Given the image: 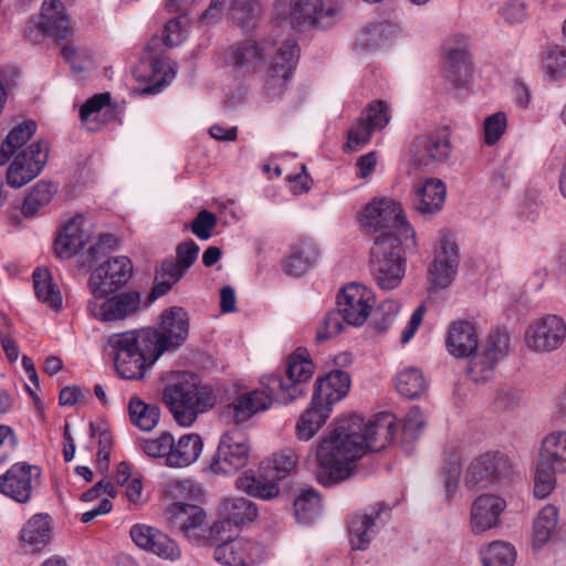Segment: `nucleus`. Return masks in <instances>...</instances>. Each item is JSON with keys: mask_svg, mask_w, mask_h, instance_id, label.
Returning <instances> with one entry per match:
<instances>
[{"mask_svg": "<svg viewBox=\"0 0 566 566\" xmlns=\"http://www.w3.org/2000/svg\"><path fill=\"white\" fill-rule=\"evenodd\" d=\"M18 446V438L13 429L0 424V465L8 461L14 453Z\"/></svg>", "mask_w": 566, "mask_h": 566, "instance_id": "59", "label": "nucleus"}, {"mask_svg": "<svg viewBox=\"0 0 566 566\" xmlns=\"http://www.w3.org/2000/svg\"><path fill=\"white\" fill-rule=\"evenodd\" d=\"M133 264L127 256H114L99 264L91 273L88 290L91 295L106 297L122 289L132 277Z\"/></svg>", "mask_w": 566, "mask_h": 566, "instance_id": "12", "label": "nucleus"}, {"mask_svg": "<svg viewBox=\"0 0 566 566\" xmlns=\"http://www.w3.org/2000/svg\"><path fill=\"white\" fill-rule=\"evenodd\" d=\"M41 470L36 465L18 462L0 475V492L18 503H27L39 484Z\"/></svg>", "mask_w": 566, "mask_h": 566, "instance_id": "18", "label": "nucleus"}, {"mask_svg": "<svg viewBox=\"0 0 566 566\" xmlns=\"http://www.w3.org/2000/svg\"><path fill=\"white\" fill-rule=\"evenodd\" d=\"M313 373L314 364L310 359L307 350L297 348L287 360L285 376H265L261 384L271 391L277 401L287 403L304 395V382L312 377Z\"/></svg>", "mask_w": 566, "mask_h": 566, "instance_id": "6", "label": "nucleus"}, {"mask_svg": "<svg viewBox=\"0 0 566 566\" xmlns=\"http://www.w3.org/2000/svg\"><path fill=\"white\" fill-rule=\"evenodd\" d=\"M21 547L24 553H38L50 541V521L44 514L33 515L21 530Z\"/></svg>", "mask_w": 566, "mask_h": 566, "instance_id": "34", "label": "nucleus"}, {"mask_svg": "<svg viewBox=\"0 0 566 566\" xmlns=\"http://www.w3.org/2000/svg\"><path fill=\"white\" fill-rule=\"evenodd\" d=\"M169 524L188 537L198 536L197 531L205 523V512L196 504L174 502L166 512Z\"/></svg>", "mask_w": 566, "mask_h": 566, "instance_id": "29", "label": "nucleus"}, {"mask_svg": "<svg viewBox=\"0 0 566 566\" xmlns=\"http://www.w3.org/2000/svg\"><path fill=\"white\" fill-rule=\"evenodd\" d=\"M397 391L409 399L418 398L427 389L422 371L416 367H407L399 371L395 379Z\"/></svg>", "mask_w": 566, "mask_h": 566, "instance_id": "46", "label": "nucleus"}, {"mask_svg": "<svg viewBox=\"0 0 566 566\" xmlns=\"http://www.w3.org/2000/svg\"><path fill=\"white\" fill-rule=\"evenodd\" d=\"M403 245L409 247V241L384 237L375 239L370 250V271L379 289L390 291L400 285L406 272Z\"/></svg>", "mask_w": 566, "mask_h": 566, "instance_id": "5", "label": "nucleus"}, {"mask_svg": "<svg viewBox=\"0 0 566 566\" xmlns=\"http://www.w3.org/2000/svg\"><path fill=\"white\" fill-rule=\"evenodd\" d=\"M263 387L264 389L240 394L226 405L220 413L222 421L228 424L241 426L258 412L269 409L272 401L276 399L265 386Z\"/></svg>", "mask_w": 566, "mask_h": 566, "instance_id": "15", "label": "nucleus"}, {"mask_svg": "<svg viewBox=\"0 0 566 566\" xmlns=\"http://www.w3.org/2000/svg\"><path fill=\"white\" fill-rule=\"evenodd\" d=\"M339 12L340 7L332 0H290L282 14L286 24L305 31L332 27Z\"/></svg>", "mask_w": 566, "mask_h": 566, "instance_id": "8", "label": "nucleus"}, {"mask_svg": "<svg viewBox=\"0 0 566 566\" xmlns=\"http://www.w3.org/2000/svg\"><path fill=\"white\" fill-rule=\"evenodd\" d=\"M84 216L77 214L63 226L54 242L55 253L59 258L70 259L86 244L90 234L84 229Z\"/></svg>", "mask_w": 566, "mask_h": 566, "instance_id": "28", "label": "nucleus"}, {"mask_svg": "<svg viewBox=\"0 0 566 566\" xmlns=\"http://www.w3.org/2000/svg\"><path fill=\"white\" fill-rule=\"evenodd\" d=\"M36 124L33 120L24 122L14 127L6 137L0 148V165H4L13 155L24 149L23 146L33 136Z\"/></svg>", "mask_w": 566, "mask_h": 566, "instance_id": "42", "label": "nucleus"}, {"mask_svg": "<svg viewBox=\"0 0 566 566\" xmlns=\"http://www.w3.org/2000/svg\"><path fill=\"white\" fill-rule=\"evenodd\" d=\"M331 408L312 397L311 407L301 415L296 426V437L302 441L312 439L331 415Z\"/></svg>", "mask_w": 566, "mask_h": 566, "instance_id": "38", "label": "nucleus"}, {"mask_svg": "<svg viewBox=\"0 0 566 566\" xmlns=\"http://www.w3.org/2000/svg\"><path fill=\"white\" fill-rule=\"evenodd\" d=\"M506 127L507 118L505 113L497 112L488 116L483 126L485 144L489 146L495 145L505 133Z\"/></svg>", "mask_w": 566, "mask_h": 566, "instance_id": "54", "label": "nucleus"}, {"mask_svg": "<svg viewBox=\"0 0 566 566\" xmlns=\"http://www.w3.org/2000/svg\"><path fill=\"white\" fill-rule=\"evenodd\" d=\"M217 226V217L208 210H201L197 213L190 224L192 233L200 240H208Z\"/></svg>", "mask_w": 566, "mask_h": 566, "instance_id": "56", "label": "nucleus"}, {"mask_svg": "<svg viewBox=\"0 0 566 566\" xmlns=\"http://www.w3.org/2000/svg\"><path fill=\"white\" fill-rule=\"evenodd\" d=\"M513 475V462L504 453L488 452L473 459L465 473L470 489H486L502 484Z\"/></svg>", "mask_w": 566, "mask_h": 566, "instance_id": "9", "label": "nucleus"}, {"mask_svg": "<svg viewBox=\"0 0 566 566\" xmlns=\"http://www.w3.org/2000/svg\"><path fill=\"white\" fill-rule=\"evenodd\" d=\"M458 265L459 253L457 244L447 238H441L434 260L429 269V276L433 287H447L451 283Z\"/></svg>", "mask_w": 566, "mask_h": 566, "instance_id": "26", "label": "nucleus"}, {"mask_svg": "<svg viewBox=\"0 0 566 566\" xmlns=\"http://www.w3.org/2000/svg\"><path fill=\"white\" fill-rule=\"evenodd\" d=\"M479 336L474 325L467 321H459L450 326L447 347L448 350L458 357L470 356L476 353Z\"/></svg>", "mask_w": 566, "mask_h": 566, "instance_id": "32", "label": "nucleus"}, {"mask_svg": "<svg viewBox=\"0 0 566 566\" xmlns=\"http://www.w3.org/2000/svg\"><path fill=\"white\" fill-rule=\"evenodd\" d=\"M317 248L310 241H301L291 254L283 261V270L292 276L306 273L317 259Z\"/></svg>", "mask_w": 566, "mask_h": 566, "instance_id": "40", "label": "nucleus"}, {"mask_svg": "<svg viewBox=\"0 0 566 566\" xmlns=\"http://www.w3.org/2000/svg\"><path fill=\"white\" fill-rule=\"evenodd\" d=\"M359 221L369 232L379 239H399L415 245V231L406 220L400 203L391 199L373 200L361 210Z\"/></svg>", "mask_w": 566, "mask_h": 566, "instance_id": "4", "label": "nucleus"}, {"mask_svg": "<svg viewBox=\"0 0 566 566\" xmlns=\"http://www.w3.org/2000/svg\"><path fill=\"white\" fill-rule=\"evenodd\" d=\"M344 319L343 313H340L339 307L337 310L328 312L317 328L316 332V340L324 342L328 338H332L338 335L344 328Z\"/></svg>", "mask_w": 566, "mask_h": 566, "instance_id": "55", "label": "nucleus"}, {"mask_svg": "<svg viewBox=\"0 0 566 566\" xmlns=\"http://www.w3.org/2000/svg\"><path fill=\"white\" fill-rule=\"evenodd\" d=\"M33 287L38 300L53 311L63 305V297L59 286L53 282L51 272L46 268H38L33 272Z\"/></svg>", "mask_w": 566, "mask_h": 566, "instance_id": "39", "label": "nucleus"}, {"mask_svg": "<svg viewBox=\"0 0 566 566\" xmlns=\"http://www.w3.org/2000/svg\"><path fill=\"white\" fill-rule=\"evenodd\" d=\"M556 474H560L559 471L537 460L533 491L537 499H545L553 492L556 486Z\"/></svg>", "mask_w": 566, "mask_h": 566, "instance_id": "51", "label": "nucleus"}, {"mask_svg": "<svg viewBox=\"0 0 566 566\" xmlns=\"http://www.w3.org/2000/svg\"><path fill=\"white\" fill-rule=\"evenodd\" d=\"M213 558L226 566H253L262 559V547L247 538L227 539L216 546Z\"/></svg>", "mask_w": 566, "mask_h": 566, "instance_id": "22", "label": "nucleus"}, {"mask_svg": "<svg viewBox=\"0 0 566 566\" xmlns=\"http://www.w3.org/2000/svg\"><path fill=\"white\" fill-rule=\"evenodd\" d=\"M114 365L124 379H140L146 367L151 366L164 354L159 345L157 328L147 327L113 334L107 339Z\"/></svg>", "mask_w": 566, "mask_h": 566, "instance_id": "3", "label": "nucleus"}, {"mask_svg": "<svg viewBox=\"0 0 566 566\" xmlns=\"http://www.w3.org/2000/svg\"><path fill=\"white\" fill-rule=\"evenodd\" d=\"M238 490L263 500H270L279 495V486L275 482L258 478L250 472H245L235 481Z\"/></svg>", "mask_w": 566, "mask_h": 566, "instance_id": "45", "label": "nucleus"}, {"mask_svg": "<svg viewBox=\"0 0 566 566\" xmlns=\"http://www.w3.org/2000/svg\"><path fill=\"white\" fill-rule=\"evenodd\" d=\"M56 186L52 182L39 181L32 191L25 197L22 205V213L25 217H34L42 208L48 206L56 193Z\"/></svg>", "mask_w": 566, "mask_h": 566, "instance_id": "48", "label": "nucleus"}, {"mask_svg": "<svg viewBox=\"0 0 566 566\" xmlns=\"http://www.w3.org/2000/svg\"><path fill=\"white\" fill-rule=\"evenodd\" d=\"M389 120L387 104L379 99L371 102L348 130L346 146L352 150H358L370 142L375 130L382 129Z\"/></svg>", "mask_w": 566, "mask_h": 566, "instance_id": "19", "label": "nucleus"}, {"mask_svg": "<svg viewBox=\"0 0 566 566\" xmlns=\"http://www.w3.org/2000/svg\"><path fill=\"white\" fill-rule=\"evenodd\" d=\"M39 25L42 31L57 40L65 39L70 31V21L60 0H44Z\"/></svg>", "mask_w": 566, "mask_h": 566, "instance_id": "33", "label": "nucleus"}, {"mask_svg": "<svg viewBox=\"0 0 566 566\" xmlns=\"http://www.w3.org/2000/svg\"><path fill=\"white\" fill-rule=\"evenodd\" d=\"M321 510V499L318 493L314 490L302 492L294 501V512L300 523H312L318 517Z\"/></svg>", "mask_w": 566, "mask_h": 566, "instance_id": "50", "label": "nucleus"}, {"mask_svg": "<svg viewBox=\"0 0 566 566\" xmlns=\"http://www.w3.org/2000/svg\"><path fill=\"white\" fill-rule=\"evenodd\" d=\"M558 523V510L548 504L544 506L534 521L533 541L535 546H543L554 534Z\"/></svg>", "mask_w": 566, "mask_h": 566, "instance_id": "47", "label": "nucleus"}, {"mask_svg": "<svg viewBox=\"0 0 566 566\" xmlns=\"http://www.w3.org/2000/svg\"><path fill=\"white\" fill-rule=\"evenodd\" d=\"M199 245L192 241H184L177 245L176 249V261L188 271L191 265L196 262L199 254Z\"/></svg>", "mask_w": 566, "mask_h": 566, "instance_id": "61", "label": "nucleus"}, {"mask_svg": "<svg viewBox=\"0 0 566 566\" xmlns=\"http://www.w3.org/2000/svg\"><path fill=\"white\" fill-rule=\"evenodd\" d=\"M506 507V501L495 494L478 496L470 512V527L474 534L484 533L500 525V516Z\"/></svg>", "mask_w": 566, "mask_h": 566, "instance_id": "24", "label": "nucleus"}, {"mask_svg": "<svg viewBox=\"0 0 566 566\" xmlns=\"http://www.w3.org/2000/svg\"><path fill=\"white\" fill-rule=\"evenodd\" d=\"M221 520L211 526L212 533H220L232 525L242 526L258 515L255 503L245 497L226 499L220 505Z\"/></svg>", "mask_w": 566, "mask_h": 566, "instance_id": "27", "label": "nucleus"}, {"mask_svg": "<svg viewBox=\"0 0 566 566\" xmlns=\"http://www.w3.org/2000/svg\"><path fill=\"white\" fill-rule=\"evenodd\" d=\"M444 76L455 86H464L470 76L468 52L463 48H449L446 52Z\"/></svg>", "mask_w": 566, "mask_h": 566, "instance_id": "41", "label": "nucleus"}, {"mask_svg": "<svg viewBox=\"0 0 566 566\" xmlns=\"http://www.w3.org/2000/svg\"><path fill=\"white\" fill-rule=\"evenodd\" d=\"M297 59L296 40L279 34L261 41L247 40L235 43L226 53L227 63L247 74L255 73L266 65L264 90L271 99L283 95Z\"/></svg>", "mask_w": 566, "mask_h": 566, "instance_id": "2", "label": "nucleus"}, {"mask_svg": "<svg viewBox=\"0 0 566 566\" xmlns=\"http://www.w3.org/2000/svg\"><path fill=\"white\" fill-rule=\"evenodd\" d=\"M140 305L137 292H127L106 297L92 296L87 302V311L102 322L120 321L134 314Z\"/></svg>", "mask_w": 566, "mask_h": 566, "instance_id": "20", "label": "nucleus"}, {"mask_svg": "<svg viewBox=\"0 0 566 566\" xmlns=\"http://www.w3.org/2000/svg\"><path fill=\"white\" fill-rule=\"evenodd\" d=\"M446 461L449 465L446 481V491L449 496L454 491L461 472V458L459 452L452 451Z\"/></svg>", "mask_w": 566, "mask_h": 566, "instance_id": "64", "label": "nucleus"}, {"mask_svg": "<svg viewBox=\"0 0 566 566\" xmlns=\"http://www.w3.org/2000/svg\"><path fill=\"white\" fill-rule=\"evenodd\" d=\"M250 451L245 432L238 428L231 429L221 436L209 471L213 474H234L248 464Z\"/></svg>", "mask_w": 566, "mask_h": 566, "instance_id": "10", "label": "nucleus"}, {"mask_svg": "<svg viewBox=\"0 0 566 566\" xmlns=\"http://www.w3.org/2000/svg\"><path fill=\"white\" fill-rule=\"evenodd\" d=\"M424 426V417L421 409L418 406H413L410 408L408 413L406 415L402 431L406 438L416 439L419 431Z\"/></svg>", "mask_w": 566, "mask_h": 566, "instance_id": "60", "label": "nucleus"}, {"mask_svg": "<svg viewBox=\"0 0 566 566\" xmlns=\"http://www.w3.org/2000/svg\"><path fill=\"white\" fill-rule=\"evenodd\" d=\"M186 272L175 259L164 260L160 268L156 271V284L153 287L151 295L158 298L167 294Z\"/></svg>", "mask_w": 566, "mask_h": 566, "instance_id": "44", "label": "nucleus"}, {"mask_svg": "<svg viewBox=\"0 0 566 566\" xmlns=\"http://www.w3.org/2000/svg\"><path fill=\"white\" fill-rule=\"evenodd\" d=\"M232 20L241 28H249L254 24L260 14V4L256 0H212L205 15L212 14L214 10H220L226 3Z\"/></svg>", "mask_w": 566, "mask_h": 566, "instance_id": "37", "label": "nucleus"}, {"mask_svg": "<svg viewBox=\"0 0 566 566\" xmlns=\"http://www.w3.org/2000/svg\"><path fill=\"white\" fill-rule=\"evenodd\" d=\"M483 566H513L516 551L513 545L494 541L480 552Z\"/></svg>", "mask_w": 566, "mask_h": 566, "instance_id": "49", "label": "nucleus"}, {"mask_svg": "<svg viewBox=\"0 0 566 566\" xmlns=\"http://www.w3.org/2000/svg\"><path fill=\"white\" fill-rule=\"evenodd\" d=\"M395 423L390 412L378 413L367 423L357 415L337 420L317 446L318 483L333 486L349 479L367 451L379 452L392 442Z\"/></svg>", "mask_w": 566, "mask_h": 566, "instance_id": "1", "label": "nucleus"}, {"mask_svg": "<svg viewBox=\"0 0 566 566\" xmlns=\"http://www.w3.org/2000/svg\"><path fill=\"white\" fill-rule=\"evenodd\" d=\"M375 305L371 290L357 283L346 285L337 296V306L343 319L352 326H361L370 315Z\"/></svg>", "mask_w": 566, "mask_h": 566, "instance_id": "17", "label": "nucleus"}, {"mask_svg": "<svg viewBox=\"0 0 566 566\" xmlns=\"http://www.w3.org/2000/svg\"><path fill=\"white\" fill-rule=\"evenodd\" d=\"M117 240L112 234L99 235L98 241L94 243L87 252V263L92 266L101 256L112 252L116 247Z\"/></svg>", "mask_w": 566, "mask_h": 566, "instance_id": "58", "label": "nucleus"}, {"mask_svg": "<svg viewBox=\"0 0 566 566\" xmlns=\"http://www.w3.org/2000/svg\"><path fill=\"white\" fill-rule=\"evenodd\" d=\"M163 398L176 421L184 427L191 426L199 412L214 405V397L209 391L200 390L195 382L188 380L166 387Z\"/></svg>", "mask_w": 566, "mask_h": 566, "instance_id": "7", "label": "nucleus"}, {"mask_svg": "<svg viewBox=\"0 0 566 566\" xmlns=\"http://www.w3.org/2000/svg\"><path fill=\"white\" fill-rule=\"evenodd\" d=\"M447 188L442 180L428 178L415 188L413 205L422 214H433L443 207Z\"/></svg>", "mask_w": 566, "mask_h": 566, "instance_id": "31", "label": "nucleus"}, {"mask_svg": "<svg viewBox=\"0 0 566 566\" xmlns=\"http://www.w3.org/2000/svg\"><path fill=\"white\" fill-rule=\"evenodd\" d=\"M538 459L560 474H566V431H553L545 436Z\"/></svg>", "mask_w": 566, "mask_h": 566, "instance_id": "35", "label": "nucleus"}, {"mask_svg": "<svg viewBox=\"0 0 566 566\" xmlns=\"http://www.w3.org/2000/svg\"><path fill=\"white\" fill-rule=\"evenodd\" d=\"M174 446V437L169 432H163L156 439H143L140 448L149 458H161L164 463L169 467V457Z\"/></svg>", "mask_w": 566, "mask_h": 566, "instance_id": "52", "label": "nucleus"}, {"mask_svg": "<svg viewBox=\"0 0 566 566\" xmlns=\"http://www.w3.org/2000/svg\"><path fill=\"white\" fill-rule=\"evenodd\" d=\"M189 315L181 306H172L160 315L157 337L163 345V353L179 348L188 338Z\"/></svg>", "mask_w": 566, "mask_h": 566, "instance_id": "21", "label": "nucleus"}, {"mask_svg": "<svg viewBox=\"0 0 566 566\" xmlns=\"http://www.w3.org/2000/svg\"><path fill=\"white\" fill-rule=\"evenodd\" d=\"M349 386L350 377L346 371L333 370L315 381L313 398L332 409L335 402L346 396Z\"/></svg>", "mask_w": 566, "mask_h": 566, "instance_id": "30", "label": "nucleus"}, {"mask_svg": "<svg viewBox=\"0 0 566 566\" xmlns=\"http://www.w3.org/2000/svg\"><path fill=\"white\" fill-rule=\"evenodd\" d=\"M388 514L385 506L371 509L364 514H355L348 520L349 543L353 549H365L380 526L385 523L382 515Z\"/></svg>", "mask_w": 566, "mask_h": 566, "instance_id": "25", "label": "nucleus"}, {"mask_svg": "<svg viewBox=\"0 0 566 566\" xmlns=\"http://www.w3.org/2000/svg\"><path fill=\"white\" fill-rule=\"evenodd\" d=\"M111 95L108 93L96 94L88 98L80 109V117L83 122L88 120L92 116L97 115L103 107L108 105Z\"/></svg>", "mask_w": 566, "mask_h": 566, "instance_id": "62", "label": "nucleus"}, {"mask_svg": "<svg viewBox=\"0 0 566 566\" xmlns=\"http://www.w3.org/2000/svg\"><path fill=\"white\" fill-rule=\"evenodd\" d=\"M202 449V439L197 433L184 434L178 441L174 439V446L169 457V468L189 467L199 459Z\"/></svg>", "mask_w": 566, "mask_h": 566, "instance_id": "36", "label": "nucleus"}, {"mask_svg": "<svg viewBox=\"0 0 566 566\" xmlns=\"http://www.w3.org/2000/svg\"><path fill=\"white\" fill-rule=\"evenodd\" d=\"M129 533L133 542L139 548L160 558L176 560L181 556V551L176 542L153 526L136 524Z\"/></svg>", "mask_w": 566, "mask_h": 566, "instance_id": "23", "label": "nucleus"}, {"mask_svg": "<svg viewBox=\"0 0 566 566\" xmlns=\"http://www.w3.org/2000/svg\"><path fill=\"white\" fill-rule=\"evenodd\" d=\"M500 14L506 23L518 24L527 19V9L524 2L510 0L502 6Z\"/></svg>", "mask_w": 566, "mask_h": 566, "instance_id": "57", "label": "nucleus"}, {"mask_svg": "<svg viewBox=\"0 0 566 566\" xmlns=\"http://www.w3.org/2000/svg\"><path fill=\"white\" fill-rule=\"evenodd\" d=\"M130 422L143 431L153 430L159 422L160 409L155 403H146L138 397L128 402Z\"/></svg>", "mask_w": 566, "mask_h": 566, "instance_id": "43", "label": "nucleus"}, {"mask_svg": "<svg viewBox=\"0 0 566 566\" xmlns=\"http://www.w3.org/2000/svg\"><path fill=\"white\" fill-rule=\"evenodd\" d=\"M510 352V336L505 331L491 332L480 350L471 357L468 375L474 382H484L494 375L497 361Z\"/></svg>", "mask_w": 566, "mask_h": 566, "instance_id": "11", "label": "nucleus"}, {"mask_svg": "<svg viewBox=\"0 0 566 566\" xmlns=\"http://www.w3.org/2000/svg\"><path fill=\"white\" fill-rule=\"evenodd\" d=\"M397 313V305L394 302L384 303L376 312L374 316V325L375 327L384 332L386 331L395 321Z\"/></svg>", "mask_w": 566, "mask_h": 566, "instance_id": "63", "label": "nucleus"}, {"mask_svg": "<svg viewBox=\"0 0 566 566\" xmlns=\"http://www.w3.org/2000/svg\"><path fill=\"white\" fill-rule=\"evenodd\" d=\"M451 151V132L448 126H438L417 136L412 145V158L420 166L444 163Z\"/></svg>", "mask_w": 566, "mask_h": 566, "instance_id": "14", "label": "nucleus"}, {"mask_svg": "<svg viewBox=\"0 0 566 566\" xmlns=\"http://www.w3.org/2000/svg\"><path fill=\"white\" fill-rule=\"evenodd\" d=\"M566 337V324L557 315H545L533 321L526 328V346L538 353L557 349Z\"/></svg>", "mask_w": 566, "mask_h": 566, "instance_id": "16", "label": "nucleus"}, {"mask_svg": "<svg viewBox=\"0 0 566 566\" xmlns=\"http://www.w3.org/2000/svg\"><path fill=\"white\" fill-rule=\"evenodd\" d=\"M543 71L553 81L566 77V51L559 46L548 49L543 61Z\"/></svg>", "mask_w": 566, "mask_h": 566, "instance_id": "53", "label": "nucleus"}, {"mask_svg": "<svg viewBox=\"0 0 566 566\" xmlns=\"http://www.w3.org/2000/svg\"><path fill=\"white\" fill-rule=\"evenodd\" d=\"M49 147L38 140L20 150L7 171V181L13 188H20L35 178L46 164Z\"/></svg>", "mask_w": 566, "mask_h": 566, "instance_id": "13", "label": "nucleus"}]
</instances>
